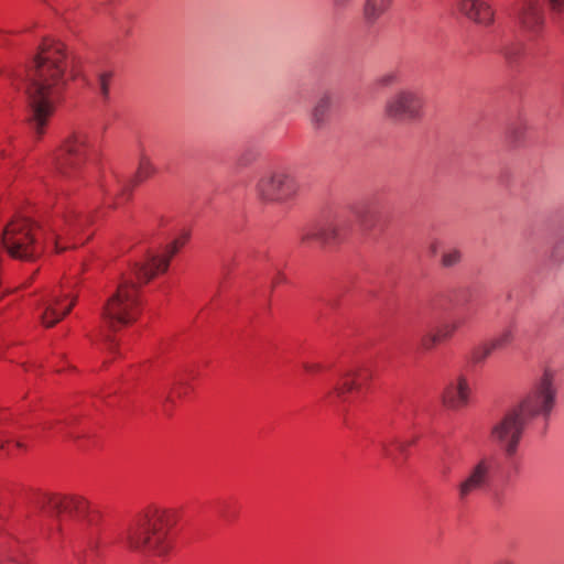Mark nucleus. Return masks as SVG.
Returning a JSON list of instances; mask_svg holds the SVG:
<instances>
[{"label": "nucleus", "mask_w": 564, "mask_h": 564, "mask_svg": "<svg viewBox=\"0 0 564 564\" xmlns=\"http://www.w3.org/2000/svg\"><path fill=\"white\" fill-rule=\"evenodd\" d=\"M333 107V97L330 95L322 96L313 109V120L322 123L328 116Z\"/></svg>", "instance_id": "nucleus-21"}, {"label": "nucleus", "mask_w": 564, "mask_h": 564, "mask_svg": "<svg viewBox=\"0 0 564 564\" xmlns=\"http://www.w3.org/2000/svg\"><path fill=\"white\" fill-rule=\"evenodd\" d=\"M411 444V442L401 440L383 441L380 444L382 456L394 460L393 448L403 454Z\"/></svg>", "instance_id": "nucleus-22"}, {"label": "nucleus", "mask_w": 564, "mask_h": 564, "mask_svg": "<svg viewBox=\"0 0 564 564\" xmlns=\"http://www.w3.org/2000/svg\"><path fill=\"white\" fill-rule=\"evenodd\" d=\"M50 503L58 513L75 517H84L89 509L88 500L77 494L54 495Z\"/></svg>", "instance_id": "nucleus-15"}, {"label": "nucleus", "mask_w": 564, "mask_h": 564, "mask_svg": "<svg viewBox=\"0 0 564 564\" xmlns=\"http://www.w3.org/2000/svg\"><path fill=\"white\" fill-rule=\"evenodd\" d=\"M351 0H333L334 6L337 8H343L347 6Z\"/></svg>", "instance_id": "nucleus-36"}, {"label": "nucleus", "mask_w": 564, "mask_h": 564, "mask_svg": "<svg viewBox=\"0 0 564 564\" xmlns=\"http://www.w3.org/2000/svg\"><path fill=\"white\" fill-rule=\"evenodd\" d=\"M524 54V45L522 43H512L503 48V56L508 63H517Z\"/></svg>", "instance_id": "nucleus-27"}, {"label": "nucleus", "mask_w": 564, "mask_h": 564, "mask_svg": "<svg viewBox=\"0 0 564 564\" xmlns=\"http://www.w3.org/2000/svg\"><path fill=\"white\" fill-rule=\"evenodd\" d=\"M442 341L441 339L438 338L435 329H432L430 332H427L426 334H424L421 338V347L424 349V350H432L434 349L437 345H440Z\"/></svg>", "instance_id": "nucleus-29"}, {"label": "nucleus", "mask_w": 564, "mask_h": 564, "mask_svg": "<svg viewBox=\"0 0 564 564\" xmlns=\"http://www.w3.org/2000/svg\"><path fill=\"white\" fill-rule=\"evenodd\" d=\"M189 391V387L186 383L177 382L174 384V387L171 389L170 392L166 393L164 397L165 402L173 403L176 399H181L185 397Z\"/></svg>", "instance_id": "nucleus-28"}, {"label": "nucleus", "mask_w": 564, "mask_h": 564, "mask_svg": "<svg viewBox=\"0 0 564 564\" xmlns=\"http://www.w3.org/2000/svg\"><path fill=\"white\" fill-rule=\"evenodd\" d=\"M43 430H55L56 433H66L64 424L59 421H56L55 425L52 422H45L43 424Z\"/></svg>", "instance_id": "nucleus-33"}, {"label": "nucleus", "mask_w": 564, "mask_h": 564, "mask_svg": "<svg viewBox=\"0 0 564 564\" xmlns=\"http://www.w3.org/2000/svg\"><path fill=\"white\" fill-rule=\"evenodd\" d=\"M457 11L469 21L488 28L495 21V11L485 0H457Z\"/></svg>", "instance_id": "nucleus-14"}, {"label": "nucleus", "mask_w": 564, "mask_h": 564, "mask_svg": "<svg viewBox=\"0 0 564 564\" xmlns=\"http://www.w3.org/2000/svg\"><path fill=\"white\" fill-rule=\"evenodd\" d=\"M11 153H12V145H11L10 141L0 144V159L4 160L7 158H10Z\"/></svg>", "instance_id": "nucleus-34"}, {"label": "nucleus", "mask_w": 564, "mask_h": 564, "mask_svg": "<svg viewBox=\"0 0 564 564\" xmlns=\"http://www.w3.org/2000/svg\"><path fill=\"white\" fill-rule=\"evenodd\" d=\"M471 393L470 382L462 373L446 384L442 394V401L451 410H460L469 404Z\"/></svg>", "instance_id": "nucleus-13"}, {"label": "nucleus", "mask_w": 564, "mask_h": 564, "mask_svg": "<svg viewBox=\"0 0 564 564\" xmlns=\"http://www.w3.org/2000/svg\"><path fill=\"white\" fill-rule=\"evenodd\" d=\"M154 172H155V167H154L151 159L148 155H145L144 153H141L138 170H137L138 180L143 181V180L150 177L151 175H153Z\"/></svg>", "instance_id": "nucleus-26"}, {"label": "nucleus", "mask_w": 564, "mask_h": 564, "mask_svg": "<svg viewBox=\"0 0 564 564\" xmlns=\"http://www.w3.org/2000/svg\"><path fill=\"white\" fill-rule=\"evenodd\" d=\"M398 78H399V76L397 73H389V74L381 76L379 78V83L381 85L388 86V85H392V84L397 83Z\"/></svg>", "instance_id": "nucleus-32"}, {"label": "nucleus", "mask_w": 564, "mask_h": 564, "mask_svg": "<svg viewBox=\"0 0 564 564\" xmlns=\"http://www.w3.org/2000/svg\"><path fill=\"white\" fill-rule=\"evenodd\" d=\"M189 234L183 231L171 243L166 245L161 251H151L138 260L132 269V273L140 284L148 283L155 275L164 273L170 264V260L186 245Z\"/></svg>", "instance_id": "nucleus-7"}, {"label": "nucleus", "mask_w": 564, "mask_h": 564, "mask_svg": "<svg viewBox=\"0 0 564 564\" xmlns=\"http://www.w3.org/2000/svg\"><path fill=\"white\" fill-rule=\"evenodd\" d=\"M527 401H529L527 408L535 410L532 413L524 409L521 411V416L527 422L534 416H545L551 412L555 402V389L551 373L545 372L540 381L513 406H521Z\"/></svg>", "instance_id": "nucleus-11"}, {"label": "nucleus", "mask_w": 564, "mask_h": 564, "mask_svg": "<svg viewBox=\"0 0 564 564\" xmlns=\"http://www.w3.org/2000/svg\"><path fill=\"white\" fill-rule=\"evenodd\" d=\"M175 523L173 510L150 507L129 524L123 543L132 551L155 556L167 555L174 546Z\"/></svg>", "instance_id": "nucleus-2"}, {"label": "nucleus", "mask_w": 564, "mask_h": 564, "mask_svg": "<svg viewBox=\"0 0 564 564\" xmlns=\"http://www.w3.org/2000/svg\"><path fill=\"white\" fill-rule=\"evenodd\" d=\"M338 237V224L335 221L325 223L323 226L317 228L311 234L308 238L321 240L324 243H328L337 239Z\"/></svg>", "instance_id": "nucleus-19"}, {"label": "nucleus", "mask_w": 564, "mask_h": 564, "mask_svg": "<svg viewBox=\"0 0 564 564\" xmlns=\"http://www.w3.org/2000/svg\"><path fill=\"white\" fill-rule=\"evenodd\" d=\"M95 151L94 138L85 130H76L66 135L52 151L46 164L52 173L65 180L79 177L83 167Z\"/></svg>", "instance_id": "nucleus-3"}, {"label": "nucleus", "mask_w": 564, "mask_h": 564, "mask_svg": "<svg viewBox=\"0 0 564 564\" xmlns=\"http://www.w3.org/2000/svg\"><path fill=\"white\" fill-rule=\"evenodd\" d=\"M99 187L108 199H113L115 207L126 202L131 192L130 186L113 173L105 175L99 182Z\"/></svg>", "instance_id": "nucleus-17"}, {"label": "nucleus", "mask_w": 564, "mask_h": 564, "mask_svg": "<svg viewBox=\"0 0 564 564\" xmlns=\"http://www.w3.org/2000/svg\"><path fill=\"white\" fill-rule=\"evenodd\" d=\"M519 24L522 30L536 33L544 24V15L539 0H523L519 13Z\"/></svg>", "instance_id": "nucleus-16"}, {"label": "nucleus", "mask_w": 564, "mask_h": 564, "mask_svg": "<svg viewBox=\"0 0 564 564\" xmlns=\"http://www.w3.org/2000/svg\"><path fill=\"white\" fill-rule=\"evenodd\" d=\"M303 368L307 373L316 375L323 370V365L319 362H304Z\"/></svg>", "instance_id": "nucleus-31"}, {"label": "nucleus", "mask_w": 564, "mask_h": 564, "mask_svg": "<svg viewBox=\"0 0 564 564\" xmlns=\"http://www.w3.org/2000/svg\"><path fill=\"white\" fill-rule=\"evenodd\" d=\"M495 467V458L485 456L479 459L467 473L466 477L457 486L458 499L467 501L479 491L484 490L490 482L491 473Z\"/></svg>", "instance_id": "nucleus-12"}, {"label": "nucleus", "mask_w": 564, "mask_h": 564, "mask_svg": "<svg viewBox=\"0 0 564 564\" xmlns=\"http://www.w3.org/2000/svg\"><path fill=\"white\" fill-rule=\"evenodd\" d=\"M67 51L63 42L45 37L34 58V72L26 89L30 106V126L36 138H42L66 87Z\"/></svg>", "instance_id": "nucleus-1"}, {"label": "nucleus", "mask_w": 564, "mask_h": 564, "mask_svg": "<svg viewBox=\"0 0 564 564\" xmlns=\"http://www.w3.org/2000/svg\"><path fill=\"white\" fill-rule=\"evenodd\" d=\"M75 301L69 292L46 288L33 296V313L44 327H53L70 312Z\"/></svg>", "instance_id": "nucleus-6"}, {"label": "nucleus", "mask_w": 564, "mask_h": 564, "mask_svg": "<svg viewBox=\"0 0 564 564\" xmlns=\"http://www.w3.org/2000/svg\"><path fill=\"white\" fill-rule=\"evenodd\" d=\"M15 446L22 447V444L20 442H15Z\"/></svg>", "instance_id": "nucleus-38"}, {"label": "nucleus", "mask_w": 564, "mask_h": 564, "mask_svg": "<svg viewBox=\"0 0 564 564\" xmlns=\"http://www.w3.org/2000/svg\"><path fill=\"white\" fill-rule=\"evenodd\" d=\"M299 184L285 170L262 174L256 184V195L263 203H285L296 196Z\"/></svg>", "instance_id": "nucleus-8"}, {"label": "nucleus", "mask_w": 564, "mask_h": 564, "mask_svg": "<svg viewBox=\"0 0 564 564\" xmlns=\"http://www.w3.org/2000/svg\"><path fill=\"white\" fill-rule=\"evenodd\" d=\"M142 312L139 288L132 281L122 282L104 308V319L112 329L137 322Z\"/></svg>", "instance_id": "nucleus-5"}, {"label": "nucleus", "mask_w": 564, "mask_h": 564, "mask_svg": "<svg viewBox=\"0 0 564 564\" xmlns=\"http://www.w3.org/2000/svg\"><path fill=\"white\" fill-rule=\"evenodd\" d=\"M0 448H2V449H6V448H7V445H6V443H4V442H0Z\"/></svg>", "instance_id": "nucleus-37"}, {"label": "nucleus", "mask_w": 564, "mask_h": 564, "mask_svg": "<svg viewBox=\"0 0 564 564\" xmlns=\"http://www.w3.org/2000/svg\"><path fill=\"white\" fill-rule=\"evenodd\" d=\"M463 325V321L445 322L436 326L434 329L443 343L451 339Z\"/></svg>", "instance_id": "nucleus-23"}, {"label": "nucleus", "mask_w": 564, "mask_h": 564, "mask_svg": "<svg viewBox=\"0 0 564 564\" xmlns=\"http://www.w3.org/2000/svg\"><path fill=\"white\" fill-rule=\"evenodd\" d=\"M494 350H496V348L490 340L481 343L470 350L469 361L473 365L484 364Z\"/></svg>", "instance_id": "nucleus-20"}, {"label": "nucleus", "mask_w": 564, "mask_h": 564, "mask_svg": "<svg viewBox=\"0 0 564 564\" xmlns=\"http://www.w3.org/2000/svg\"><path fill=\"white\" fill-rule=\"evenodd\" d=\"M460 260V252L457 249H448L442 256V264L444 267H453Z\"/></svg>", "instance_id": "nucleus-30"}, {"label": "nucleus", "mask_w": 564, "mask_h": 564, "mask_svg": "<svg viewBox=\"0 0 564 564\" xmlns=\"http://www.w3.org/2000/svg\"><path fill=\"white\" fill-rule=\"evenodd\" d=\"M0 518H2V513H0Z\"/></svg>", "instance_id": "nucleus-39"}, {"label": "nucleus", "mask_w": 564, "mask_h": 564, "mask_svg": "<svg viewBox=\"0 0 564 564\" xmlns=\"http://www.w3.org/2000/svg\"><path fill=\"white\" fill-rule=\"evenodd\" d=\"M372 370L368 365H358L344 370L332 391L329 398L341 404H351L369 386Z\"/></svg>", "instance_id": "nucleus-9"}, {"label": "nucleus", "mask_w": 564, "mask_h": 564, "mask_svg": "<svg viewBox=\"0 0 564 564\" xmlns=\"http://www.w3.org/2000/svg\"><path fill=\"white\" fill-rule=\"evenodd\" d=\"M528 402L521 406H510L490 427V441L501 449L505 458L510 463H513L518 457L528 423L521 416V411L523 409L530 413L534 411L532 408H525Z\"/></svg>", "instance_id": "nucleus-4"}, {"label": "nucleus", "mask_w": 564, "mask_h": 564, "mask_svg": "<svg viewBox=\"0 0 564 564\" xmlns=\"http://www.w3.org/2000/svg\"><path fill=\"white\" fill-rule=\"evenodd\" d=\"M516 337V325L510 324L505 327L495 338L490 341L496 349H501L510 345Z\"/></svg>", "instance_id": "nucleus-24"}, {"label": "nucleus", "mask_w": 564, "mask_h": 564, "mask_svg": "<svg viewBox=\"0 0 564 564\" xmlns=\"http://www.w3.org/2000/svg\"><path fill=\"white\" fill-rule=\"evenodd\" d=\"M393 0H366L362 17L368 25L378 22L391 8Z\"/></svg>", "instance_id": "nucleus-18"}, {"label": "nucleus", "mask_w": 564, "mask_h": 564, "mask_svg": "<svg viewBox=\"0 0 564 564\" xmlns=\"http://www.w3.org/2000/svg\"><path fill=\"white\" fill-rule=\"evenodd\" d=\"M424 105V97L419 90L402 89L386 101L384 113L397 121L415 120L422 117Z\"/></svg>", "instance_id": "nucleus-10"}, {"label": "nucleus", "mask_w": 564, "mask_h": 564, "mask_svg": "<svg viewBox=\"0 0 564 564\" xmlns=\"http://www.w3.org/2000/svg\"><path fill=\"white\" fill-rule=\"evenodd\" d=\"M494 564H518L513 558L511 557H502L496 561Z\"/></svg>", "instance_id": "nucleus-35"}, {"label": "nucleus", "mask_w": 564, "mask_h": 564, "mask_svg": "<svg viewBox=\"0 0 564 564\" xmlns=\"http://www.w3.org/2000/svg\"><path fill=\"white\" fill-rule=\"evenodd\" d=\"M112 80L113 73L111 70H102L98 75V93L105 101L109 100Z\"/></svg>", "instance_id": "nucleus-25"}]
</instances>
